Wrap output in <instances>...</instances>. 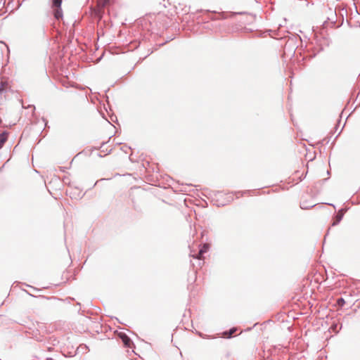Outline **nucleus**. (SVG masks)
<instances>
[{"label": "nucleus", "instance_id": "nucleus-6", "mask_svg": "<svg viewBox=\"0 0 360 360\" xmlns=\"http://www.w3.org/2000/svg\"><path fill=\"white\" fill-rule=\"evenodd\" d=\"M62 4V0H53V6L55 8L60 7Z\"/></svg>", "mask_w": 360, "mask_h": 360}, {"label": "nucleus", "instance_id": "nucleus-1", "mask_svg": "<svg viewBox=\"0 0 360 360\" xmlns=\"http://www.w3.org/2000/svg\"><path fill=\"white\" fill-rule=\"evenodd\" d=\"M120 338L122 340V342L123 345L126 347H131V345H133V342L131 340V339L126 334L120 333Z\"/></svg>", "mask_w": 360, "mask_h": 360}, {"label": "nucleus", "instance_id": "nucleus-3", "mask_svg": "<svg viewBox=\"0 0 360 360\" xmlns=\"http://www.w3.org/2000/svg\"><path fill=\"white\" fill-rule=\"evenodd\" d=\"M8 133L3 132L0 134V148H1L4 143L7 141Z\"/></svg>", "mask_w": 360, "mask_h": 360}, {"label": "nucleus", "instance_id": "nucleus-5", "mask_svg": "<svg viewBox=\"0 0 360 360\" xmlns=\"http://www.w3.org/2000/svg\"><path fill=\"white\" fill-rule=\"evenodd\" d=\"M8 86V84L5 81H0V94H1Z\"/></svg>", "mask_w": 360, "mask_h": 360}, {"label": "nucleus", "instance_id": "nucleus-7", "mask_svg": "<svg viewBox=\"0 0 360 360\" xmlns=\"http://www.w3.org/2000/svg\"><path fill=\"white\" fill-rule=\"evenodd\" d=\"M235 332V330L234 329H232L229 331V335L228 336V338L231 337V335Z\"/></svg>", "mask_w": 360, "mask_h": 360}, {"label": "nucleus", "instance_id": "nucleus-2", "mask_svg": "<svg viewBox=\"0 0 360 360\" xmlns=\"http://www.w3.org/2000/svg\"><path fill=\"white\" fill-rule=\"evenodd\" d=\"M209 245L208 244H204L202 248L200 250L198 256L196 258L200 259L202 257V255L206 252L209 249Z\"/></svg>", "mask_w": 360, "mask_h": 360}, {"label": "nucleus", "instance_id": "nucleus-4", "mask_svg": "<svg viewBox=\"0 0 360 360\" xmlns=\"http://www.w3.org/2000/svg\"><path fill=\"white\" fill-rule=\"evenodd\" d=\"M54 16L58 20L62 18V17H63V12H62V9H61L60 7L56 8V10L54 11Z\"/></svg>", "mask_w": 360, "mask_h": 360}]
</instances>
